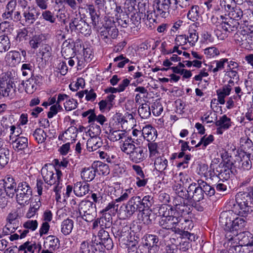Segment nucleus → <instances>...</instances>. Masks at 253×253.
Returning <instances> with one entry per match:
<instances>
[{
  "mask_svg": "<svg viewBox=\"0 0 253 253\" xmlns=\"http://www.w3.org/2000/svg\"><path fill=\"white\" fill-rule=\"evenodd\" d=\"M127 15V14L125 13H123L122 15L115 14L116 18L117 19V22L123 27H126L129 21V19Z\"/></svg>",
  "mask_w": 253,
  "mask_h": 253,
  "instance_id": "680f3d73",
  "label": "nucleus"
},
{
  "mask_svg": "<svg viewBox=\"0 0 253 253\" xmlns=\"http://www.w3.org/2000/svg\"><path fill=\"white\" fill-rule=\"evenodd\" d=\"M198 185H199L202 189L204 195L205 193L207 195L211 196L215 194L214 189L203 180H199L198 181Z\"/></svg>",
  "mask_w": 253,
  "mask_h": 253,
  "instance_id": "c9c22d12",
  "label": "nucleus"
},
{
  "mask_svg": "<svg viewBox=\"0 0 253 253\" xmlns=\"http://www.w3.org/2000/svg\"><path fill=\"white\" fill-rule=\"evenodd\" d=\"M15 85L13 80L7 74L0 77V98L12 95Z\"/></svg>",
  "mask_w": 253,
  "mask_h": 253,
  "instance_id": "1a4fd4ad",
  "label": "nucleus"
},
{
  "mask_svg": "<svg viewBox=\"0 0 253 253\" xmlns=\"http://www.w3.org/2000/svg\"><path fill=\"white\" fill-rule=\"evenodd\" d=\"M174 203L175 206L174 215L179 217L178 219H180L181 222L184 221L186 224H188L189 226L187 228L186 226L183 227L184 230L189 229L190 226L192 224V222L191 220L186 219L185 216L191 212V207L184 202H181L179 203L177 199L175 200Z\"/></svg>",
  "mask_w": 253,
  "mask_h": 253,
  "instance_id": "6e6552de",
  "label": "nucleus"
},
{
  "mask_svg": "<svg viewBox=\"0 0 253 253\" xmlns=\"http://www.w3.org/2000/svg\"><path fill=\"white\" fill-rule=\"evenodd\" d=\"M242 245L251 246L253 238L252 234L248 231L240 232L236 235Z\"/></svg>",
  "mask_w": 253,
  "mask_h": 253,
  "instance_id": "473e14b6",
  "label": "nucleus"
},
{
  "mask_svg": "<svg viewBox=\"0 0 253 253\" xmlns=\"http://www.w3.org/2000/svg\"><path fill=\"white\" fill-rule=\"evenodd\" d=\"M188 42L192 45H194L199 39L198 34L195 30H189V35L187 36Z\"/></svg>",
  "mask_w": 253,
  "mask_h": 253,
  "instance_id": "13d9d810",
  "label": "nucleus"
},
{
  "mask_svg": "<svg viewBox=\"0 0 253 253\" xmlns=\"http://www.w3.org/2000/svg\"><path fill=\"white\" fill-rule=\"evenodd\" d=\"M96 172L93 165L90 167L84 168L81 172L82 178L84 181L90 182L94 178Z\"/></svg>",
  "mask_w": 253,
  "mask_h": 253,
  "instance_id": "c756f323",
  "label": "nucleus"
},
{
  "mask_svg": "<svg viewBox=\"0 0 253 253\" xmlns=\"http://www.w3.org/2000/svg\"><path fill=\"white\" fill-rule=\"evenodd\" d=\"M204 195L199 185L195 183L191 184L187 189L185 199L191 200L193 202H199L204 199Z\"/></svg>",
  "mask_w": 253,
  "mask_h": 253,
  "instance_id": "ddd939ff",
  "label": "nucleus"
},
{
  "mask_svg": "<svg viewBox=\"0 0 253 253\" xmlns=\"http://www.w3.org/2000/svg\"><path fill=\"white\" fill-rule=\"evenodd\" d=\"M147 157V149L144 146H136L129 156L130 161L135 163L143 161Z\"/></svg>",
  "mask_w": 253,
  "mask_h": 253,
  "instance_id": "f3484780",
  "label": "nucleus"
},
{
  "mask_svg": "<svg viewBox=\"0 0 253 253\" xmlns=\"http://www.w3.org/2000/svg\"><path fill=\"white\" fill-rule=\"evenodd\" d=\"M40 15V11L37 10L35 7L32 6L21 13L20 11H15L12 20L16 22H20L23 25L29 26L33 24Z\"/></svg>",
  "mask_w": 253,
  "mask_h": 253,
  "instance_id": "20e7f679",
  "label": "nucleus"
},
{
  "mask_svg": "<svg viewBox=\"0 0 253 253\" xmlns=\"http://www.w3.org/2000/svg\"><path fill=\"white\" fill-rule=\"evenodd\" d=\"M23 85L25 88L26 92L29 94H32L37 89L38 79L36 77L32 76L23 83Z\"/></svg>",
  "mask_w": 253,
  "mask_h": 253,
  "instance_id": "7c9ffc66",
  "label": "nucleus"
},
{
  "mask_svg": "<svg viewBox=\"0 0 253 253\" xmlns=\"http://www.w3.org/2000/svg\"><path fill=\"white\" fill-rule=\"evenodd\" d=\"M78 130L74 126L69 127L63 134V136H59V139H64L65 141H73L77 137Z\"/></svg>",
  "mask_w": 253,
  "mask_h": 253,
  "instance_id": "c85d7f7f",
  "label": "nucleus"
},
{
  "mask_svg": "<svg viewBox=\"0 0 253 253\" xmlns=\"http://www.w3.org/2000/svg\"><path fill=\"white\" fill-rule=\"evenodd\" d=\"M97 243L91 241L83 242L80 246V253H97Z\"/></svg>",
  "mask_w": 253,
  "mask_h": 253,
  "instance_id": "4be33fe9",
  "label": "nucleus"
},
{
  "mask_svg": "<svg viewBox=\"0 0 253 253\" xmlns=\"http://www.w3.org/2000/svg\"><path fill=\"white\" fill-rule=\"evenodd\" d=\"M74 226V222L72 219L67 218L63 220L61 223V232L65 235H69L72 231Z\"/></svg>",
  "mask_w": 253,
  "mask_h": 253,
  "instance_id": "e433bc0d",
  "label": "nucleus"
},
{
  "mask_svg": "<svg viewBox=\"0 0 253 253\" xmlns=\"http://www.w3.org/2000/svg\"><path fill=\"white\" fill-rule=\"evenodd\" d=\"M41 174L45 183L51 186L55 185L53 191L55 193V198L57 201L61 199L62 183H60L61 171L56 169L51 164H45L41 169Z\"/></svg>",
  "mask_w": 253,
  "mask_h": 253,
  "instance_id": "f03ea898",
  "label": "nucleus"
},
{
  "mask_svg": "<svg viewBox=\"0 0 253 253\" xmlns=\"http://www.w3.org/2000/svg\"><path fill=\"white\" fill-rule=\"evenodd\" d=\"M138 112L140 116L143 119H147L151 115L150 108L146 103L142 104L138 108Z\"/></svg>",
  "mask_w": 253,
  "mask_h": 253,
  "instance_id": "de8ad7c7",
  "label": "nucleus"
},
{
  "mask_svg": "<svg viewBox=\"0 0 253 253\" xmlns=\"http://www.w3.org/2000/svg\"><path fill=\"white\" fill-rule=\"evenodd\" d=\"M248 19L246 17H243V24H244L251 32H253V13L249 14L247 16Z\"/></svg>",
  "mask_w": 253,
  "mask_h": 253,
  "instance_id": "0e129e2a",
  "label": "nucleus"
},
{
  "mask_svg": "<svg viewBox=\"0 0 253 253\" xmlns=\"http://www.w3.org/2000/svg\"><path fill=\"white\" fill-rule=\"evenodd\" d=\"M89 134L91 136H98L101 132L100 126L97 124H92L88 130Z\"/></svg>",
  "mask_w": 253,
  "mask_h": 253,
  "instance_id": "69168bd1",
  "label": "nucleus"
},
{
  "mask_svg": "<svg viewBox=\"0 0 253 253\" xmlns=\"http://www.w3.org/2000/svg\"><path fill=\"white\" fill-rule=\"evenodd\" d=\"M4 187L7 196L12 198L14 196L15 193H16L17 188L16 183H5L4 184Z\"/></svg>",
  "mask_w": 253,
  "mask_h": 253,
  "instance_id": "864d4df0",
  "label": "nucleus"
},
{
  "mask_svg": "<svg viewBox=\"0 0 253 253\" xmlns=\"http://www.w3.org/2000/svg\"><path fill=\"white\" fill-rule=\"evenodd\" d=\"M17 202L20 205H28L32 196V190L26 182L19 183L16 193Z\"/></svg>",
  "mask_w": 253,
  "mask_h": 253,
  "instance_id": "423d86ee",
  "label": "nucleus"
},
{
  "mask_svg": "<svg viewBox=\"0 0 253 253\" xmlns=\"http://www.w3.org/2000/svg\"><path fill=\"white\" fill-rule=\"evenodd\" d=\"M13 148L15 150L19 151L27 148L28 146V140L26 137L17 136L12 142Z\"/></svg>",
  "mask_w": 253,
  "mask_h": 253,
  "instance_id": "b1692460",
  "label": "nucleus"
},
{
  "mask_svg": "<svg viewBox=\"0 0 253 253\" xmlns=\"http://www.w3.org/2000/svg\"><path fill=\"white\" fill-rule=\"evenodd\" d=\"M89 191V185L86 183L78 182L75 184L74 192L78 197H82Z\"/></svg>",
  "mask_w": 253,
  "mask_h": 253,
  "instance_id": "393cba45",
  "label": "nucleus"
},
{
  "mask_svg": "<svg viewBox=\"0 0 253 253\" xmlns=\"http://www.w3.org/2000/svg\"><path fill=\"white\" fill-rule=\"evenodd\" d=\"M138 4L137 5V13H139L142 14H144L145 16H146V12L148 11V0H138ZM137 16H138V14L137 13Z\"/></svg>",
  "mask_w": 253,
  "mask_h": 253,
  "instance_id": "8fccbe9b",
  "label": "nucleus"
},
{
  "mask_svg": "<svg viewBox=\"0 0 253 253\" xmlns=\"http://www.w3.org/2000/svg\"><path fill=\"white\" fill-rule=\"evenodd\" d=\"M5 59L13 64L19 63L20 61V53L15 50L10 51L6 54Z\"/></svg>",
  "mask_w": 253,
  "mask_h": 253,
  "instance_id": "a19ab883",
  "label": "nucleus"
},
{
  "mask_svg": "<svg viewBox=\"0 0 253 253\" xmlns=\"http://www.w3.org/2000/svg\"><path fill=\"white\" fill-rule=\"evenodd\" d=\"M102 33H104L103 34L104 38H108L111 37L112 39H115L117 37L118 35V30L114 26H111L110 27L106 28L104 31H102Z\"/></svg>",
  "mask_w": 253,
  "mask_h": 253,
  "instance_id": "3c124183",
  "label": "nucleus"
},
{
  "mask_svg": "<svg viewBox=\"0 0 253 253\" xmlns=\"http://www.w3.org/2000/svg\"><path fill=\"white\" fill-rule=\"evenodd\" d=\"M231 122L229 118L226 115L221 117L219 119L215 122V125L217 126L223 128V129H227L231 126Z\"/></svg>",
  "mask_w": 253,
  "mask_h": 253,
  "instance_id": "c03bdc74",
  "label": "nucleus"
},
{
  "mask_svg": "<svg viewBox=\"0 0 253 253\" xmlns=\"http://www.w3.org/2000/svg\"><path fill=\"white\" fill-rule=\"evenodd\" d=\"M59 240L53 235L47 236L44 242L43 246L45 249H49L50 251H55L59 248Z\"/></svg>",
  "mask_w": 253,
  "mask_h": 253,
  "instance_id": "a878e982",
  "label": "nucleus"
},
{
  "mask_svg": "<svg viewBox=\"0 0 253 253\" xmlns=\"http://www.w3.org/2000/svg\"><path fill=\"white\" fill-rule=\"evenodd\" d=\"M136 0H126L125 2L124 9L126 13L128 14L132 13L131 15L132 17L131 20H133L134 17H135L136 21L134 22V24L137 25L140 23L141 20V16H140L138 18L135 16L136 14L137 13V8H136Z\"/></svg>",
  "mask_w": 253,
  "mask_h": 253,
  "instance_id": "a211bd4d",
  "label": "nucleus"
},
{
  "mask_svg": "<svg viewBox=\"0 0 253 253\" xmlns=\"http://www.w3.org/2000/svg\"><path fill=\"white\" fill-rule=\"evenodd\" d=\"M199 7L198 6H192L187 14L188 19L192 21L197 20L199 17Z\"/></svg>",
  "mask_w": 253,
  "mask_h": 253,
  "instance_id": "6e6d98bb",
  "label": "nucleus"
},
{
  "mask_svg": "<svg viewBox=\"0 0 253 253\" xmlns=\"http://www.w3.org/2000/svg\"><path fill=\"white\" fill-rule=\"evenodd\" d=\"M213 141V136L211 134L207 136H204L201 139L200 141L196 145V147H199L201 145L203 144L204 147H206L208 145L211 143Z\"/></svg>",
  "mask_w": 253,
  "mask_h": 253,
  "instance_id": "338daca9",
  "label": "nucleus"
},
{
  "mask_svg": "<svg viewBox=\"0 0 253 253\" xmlns=\"http://www.w3.org/2000/svg\"><path fill=\"white\" fill-rule=\"evenodd\" d=\"M175 215L169 217H161L159 224L163 228L171 230L175 233L181 234L182 231L180 229V219Z\"/></svg>",
  "mask_w": 253,
  "mask_h": 253,
  "instance_id": "9d476101",
  "label": "nucleus"
},
{
  "mask_svg": "<svg viewBox=\"0 0 253 253\" xmlns=\"http://www.w3.org/2000/svg\"><path fill=\"white\" fill-rule=\"evenodd\" d=\"M43 38L44 36L42 34L35 35L33 37L29 42L31 47L34 49L38 48L42 41Z\"/></svg>",
  "mask_w": 253,
  "mask_h": 253,
  "instance_id": "5fc2aeb1",
  "label": "nucleus"
},
{
  "mask_svg": "<svg viewBox=\"0 0 253 253\" xmlns=\"http://www.w3.org/2000/svg\"><path fill=\"white\" fill-rule=\"evenodd\" d=\"M145 242L144 245L147 248L157 245L159 241L158 238L154 235H146L144 236Z\"/></svg>",
  "mask_w": 253,
  "mask_h": 253,
  "instance_id": "09e8293b",
  "label": "nucleus"
},
{
  "mask_svg": "<svg viewBox=\"0 0 253 253\" xmlns=\"http://www.w3.org/2000/svg\"><path fill=\"white\" fill-rule=\"evenodd\" d=\"M220 2L221 6L227 11L234 7L237 4L234 0H220Z\"/></svg>",
  "mask_w": 253,
  "mask_h": 253,
  "instance_id": "e2e57ef3",
  "label": "nucleus"
},
{
  "mask_svg": "<svg viewBox=\"0 0 253 253\" xmlns=\"http://www.w3.org/2000/svg\"><path fill=\"white\" fill-rule=\"evenodd\" d=\"M129 227L127 226L124 227H118L117 225L112 227V231L116 237H123L128 234Z\"/></svg>",
  "mask_w": 253,
  "mask_h": 253,
  "instance_id": "4c0bfd02",
  "label": "nucleus"
},
{
  "mask_svg": "<svg viewBox=\"0 0 253 253\" xmlns=\"http://www.w3.org/2000/svg\"><path fill=\"white\" fill-rule=\"evenodd\" d=\"M33 136L35 140L39 143H42L45 141L46 139L47 135L44 131L40 128H37L33 132Z\"/></svg>",
  "mask_w": 253,
  "mask_h": 253,
  "instance_id": "79ce46f5",
  "label": "nucleus"
},
{
  "mask_svg": "<svg viewBox=\"0 0 253 253\" xmlns=\"http://www.w3.org/2000/svg\"><path fill=\"white\" fill-rule=\"evenodd\" d=\"M10 46L9 39L7 36H0V52H5L8 50Z\"/></svg>",
  "mask_w": 253,
  "mask_h": 253,
  "instance_id": "603ef678",
  "label": "nucleus"
},
{
  "mask_svg": "<svg viewBox=\"0 0 253 253\" xmlns=\"http://www.w3.org/2000/svg\"><path fill=\"white\" fill-rule=\"evenodd\" d=\"M78 210L82 218L87 222L92 221L96 216L95 205L89 200L82 201Z\"/></svg>",
  "mask_w": 253,
  "mask_h": 253,
  "instance_id": "39448f33",
  "label": "nucleus"
},
{
  "mask_svg": "<svg viewBox=\"0 0 253 253\" xmlns=\"http://www.w3.org/2000/svg\"><path fill=\"white\" fill-rule=\"evenodd\" d=\"M99 219L104 228H108L112 225V217L109 212L103 213L102 216Z\"/></svg>",
  "mask_w": 253,
  "mask_h": 253,
  "instance_id": "49530a36",
  "label": "nucleus"
},
{
  "mask_svg": "<svg viewBox=\"0 0 253 253\" xmlns=\"http://www.w3.org/2000/svg\"><path fill=\"white\" fill-rule=\"evenodd\" d=\"M98 237L101 243L107 250L111 249L113 248V244L112 239L110 238L108 232L100 229L98 232Z\"/></svg>",
  "mask_w": 253,
  "mask_h": 253,
  "instance_id": "5701e85b",
  "label": "nucleus"
},
{
  "mask_svg": "<svg viewBox=\"0 0 253 253\" xmlns=\"http://www.w3.org/2000/svg\"><path fill=\"white\" fill-rule=\"evenodd\" d=\"M246 224V220L242 217L234 216V219L232 221V227H231V231H228L226 233V236L229 237L230 240H233L234 237L238 235V230L243 229Z\"/></svg>",
  "mask_w": 253,
  "mask_h": 253,
  "instance_id": "dca6fc26",
  "label": "nucleus"
},
{
  "mask_svg": "<svg viewBox=\"0 0 253 253\" xmlns=\"http://www.w3.org/2000/svg\"><path fill=\"white\" fill-rule=\"evenodd\" d=\"M73 43L69 40L64 41L62 45L61 53L64 58H70L74 54Z\"/></svg>",
  "mask_w": 253,
  "mask_h": 253,
  "instance_id": "cd10ccee",
  "label": "nucleus"
},
{
  "mask_svg": "<svg viewBox=\"0 0 253 253\" xmlns=\"http://www.w3.org/2000/svg\"><path fill=\"white\" fill-rule=\"evenodd\" d=\"M173 189L178 196L185 199L187 194V189L182 186L180 184H175L173 186Z\"/></svg>",
  "mask_w": 253,
  "mask_h": 253,
  "instance_id": "052dcab7",
  "label": "nucleus"
},
{
  "mask_svg": "<svg viewBox=\"0 0 253 253\" xmlns=\"http://www.w3.org/2000/svg\"><path fill=\"white\" fill-rule=\"evenodd\" d=\"M159 213L162 217H169L174 214V209L169 206L163 205L160 208Z\"/></svg>",
  "mask_w": 253,
  "mask_h": 253,
  "instance_id": "a18cd8bd",
  "label": "nucleus"
},
{
  "mask_svg": "<svg viewBox=\"0 0 253 253\" xmlns=\"http://www.w3.org/2000/svg\"><path fill=\"white\" fill-rule=\"evenodd\" d=\"M230 85H224L222 88L216 90V93L218 96V101L220 104L225 103L224 98L226 96L229 95L231 92Z\"/></svg>",
  "mask_w": 253,
  "mask_h": 253,
  "instance_id": "72a5a7b5",
  "label": "nucleus"
},
{
  "mask_svg": "<svg viewBox=\"0 0 253 253\" xmlns=\"http://www.w3.org/2000/svg\"><path fill=\"white\" fill-rule=\"evenodd\" d=\"M107 133L108 139L113 142L119 141L126 136L125 130H117L113 128L110 129L109 132H107Z\"/></svg>",
  "mask_w": 253,
  "mask_h": 253,
  "instance_id": "bb28decb",
  "label": "nucleus"
},
{
  "mask_svg": "<svg viewBox=\"0 0 253 253\" xmlns=\"http://www.w3.org/2000/svg\"><path fill=\"white\" fill-rule=\"evenodd\" d=\"M228 11L229 12L228 15L232 22H239L238 21L240 20V24H243V17H246V14H243L242 9L239 6L235 5L234 7L232 8Z\"/></svg>",
  "mask_w": 253,
  "mask_h": 253,
  "instance_id": "6ab92c4d",
  "label": "nucleus"
},
{
  "mask_svg": "<svg viewBox=\"0 0 253 253\" xmlns=\"http://www.w3.org/2000/svg\"><path fill=\"white\" fill-rule=\"evenodd\" d=\"M249 32L246 30H242L238 31L234 35V39L235 41L239 42H242V44H244L246 39L247 38V35L249 34Z\"/></svg>",
  "mask_w": 253,
  "mask_h": 253,
  "instance_id": "4d7b16f0",
  "label": "nucleus"
},
{
  "mask_svg": "<svg viewBox=\"0 0 253 253\" xmlns=\"http://www.w3.org/2000/svg\"><path fill=\"white\" fill-rule=\"evenodd\" d=\"M142 135L144 138L148 142L154 141L157 137V132L156 129L150 125L143 127L142 130Z\"/></svg>",
  "mask_w": 253,
  "mask_h": 253,
  "instance_id": "412c9836",
  "label": "nucleus"
},
{
  "mask_svg": "<svg viewBox=\"0 0 253 253\" xmlns=\"http://www.w3.org/2000/svg\"><path fill=\"white\" fill-rule=\"evenodd\" d=\"M236 213L233 210H228L222 211L220 215L219 223L221 226L227 231H231L232 221Z\"/></svg>",
  "mask_w": 253,
  "mask_h": 253,
  "instance_id": "4468645a",
  "label": "nucleus"
},
{
  "mask_svg": "<svg viewBox=\"0 0 253 253\" xmlns=\"http://www.w3.org/2000/svg\"><path fill=\"white\" fill-rule=\"evenodd\" d=\"M69 28L72 32L80 33L85 36H89L91 29L89 24L81 16L73 18L69 23Z\"/></svg>",
  "mask_w": 253,
  "mask_h": 253,
  "instance_id": "0eeeda50",
  "label": "nucleus"
},
{
  "mask_svg": "<svg viewBox=\"0 0 253 253\" xmlns=\"http://www.w3.org/2000/svg\"><path fill=\"white\" fill-rule=\"evenodd\" d=\"M168 163L167 160L164 157H158L154 162L156 169L160 171L164 170L168 166Z\"/></svg>",
  "mask_w": 253,
  "mask_h": 253,
  "instance_id": "ea45409f",
  "label": "nucleus"
},
{
  "mask_svg": "<svg viewBox=\"0 0 253 253\" xmlns=\"http://www.w3.org/2000/svg\"><path fill=\"white\" fill-rule=\"evenodd\" d=\"M140 197H132L125 205L124 212L126 217H130L137 210H140Z\"/></svg>",
  "mask_w": 253,
  "mask_h": 253,
  "instance_id": "2eb2a0df",
  "label": "nucleus"
},
{
  "mask_svg": "<svg viewBox=\"0 0 253 253\" xmlns=\"http://www.w3.org/2000/svg\"><path fill=\"white\" fill-rule=\"evenodd\" d=\"M85 85V82L83 78H79L78 79L77 82L74 84H71L69 85V87L70 89L72 91H77L80 87L81 88H84Z\"/></svg>",
  "mask_w": 253,
  "mask_h": 253,
  "instance_id": "774afa93",
  "label": "nucleus"
},
{
  "mask_svg": "<svg viewBox=\"0 0 253 253\" xmlns=\"http://www.w3.org/2000/svg\"><path fill=\"white\" fill-rule=\"evenodd\" d=\"M173 0H155L153 7L157 15L166 18L169 14V7Z\"/></svg>",
  "mask_w": 253,
  "mask_h": 253,
  "instance_id": "f8f14e48",
  "label": "nucleus"
},
{
  "mask_svg": "<svg viewBox=\"0 0 253 253\" xmlns=\"http://www.w3.org/2000/svg\"><path fill=\"white\" fill-rule=\"evenodd\" d=\"M17 5L16 0H10L6 6V11L2 15V17L5 19L11 18L12 19V13Z\"/></svg>",
  "mask_w": 253,
  "mask_h": 253,
  "instance_id": "f704fd0d",
  "label": "nucleus"
},
{
  "mask_svg": "<svg viewBox=\"0 0 253 253\" xmlns=\"http://www.w3.org/2000/svg\"><path fill=\"white\" fill-rule=\"evenodd\" d=\"M239 22L229 20L227 22H222L219 26V29L216 32V35L219 40H223L228 36V33L234 31L238 28Z\"/></svg>",
  "mask_w": 253,
  "mask_h": 253,
  "instance_id": "9b49d317",
  "label": "nucleus"
},
{
  "mask_svg": "<svg viewBox=\"0 0 253 253\" xmlns=\"http://www.w3.org/2000/svg\"><path fill=\"white\" fill-rule=\"evenodd\" d=\"M96 172L99 174L107 175L109 173L110 169L109 166L101 162H97L93 164Z\"/></svg>",
  "mask_w": 253,
  "mask_h": 253,
  "instance_id": "58836bf2",
  "label": "nucleus"
},
{
  "mask_svg": "<svg viewBox=\"0 0 253 253\" xmlns=\"http://www.w3.org/2000/svg\"><path fill=\"white\" fill-rule=\"evenodd\" d=\"M103 145L101 138L98 136H91L86 142V148L89 152H93L100 148Z\"/></svg>",
  "mask_w": 253,
  "mask_h": 253,
  "instance_id": "aec40b11",
  "label": "nucleus"
},
{
  "mask_svg": "<svg viewBox=\"0 0 253 253\" xmlns=\"http://www.w3.org/2000/svg\"><path fill=\"white\" fill-rule=\"evenodd\" d=\"M251 156L253 158V153H251L250 151H240L238 154L235 156L234 162L231 159L224 161L223 169L220 170L219 175L221 177L227 179L230 177V173L235 174L237 169H250L252 167L250 160Z\"/></svg>",
  "mask_w": 253,
  "mask_h": 253,
  "instance_id": "f257e3e1",
  "label": "nucleus"
},
{
  "mask_svg": "<svg viewBox=\"0 0 253 253\" xmlns=\"http://www.w3.org/2000/svg\"><path fill=\"white\" fill-rule=\"evenodd\" d=\"M136 147L133 143V141H132L131 138L129 137L125 139L124 143L120 146L121 150L129 156Z\"/></svg>",
  "mask_w": 253,
  "mask_h": 253,
  "instance_id": "2f4dec72",
  "label": "nucleus"
},
{
  "mask_svg": "<svg viewBox=\"0 0 253 253\" xmlns=\"http://www.w3.org/2000/svg\"><path fill=\"white\" fill-rule=\"evenodd\" d=\"M9 151L7 148H3L0 149V168H3L8 162Z\"/></svg>",
  "mask_w": 253,
  "mask_h": 253,
  "instance_id": "37998d69",
  "label": "nucleus"
},
{
  "mask_svg": "<svg viewBox=\"0 0 253 253\" xmlns=\"http://www.w3.org/2000/svg\"><path fill=\"white\" fill-rule=\"evenodd\" d=\"M147 146L150 158L156 157L159 154L158 147L157 143L154 142V141L149 142L147 144Z\"/></svg>",
  "mask_w": 253,
  "mask_h": 253,
  "instance_id": "bf43d9fd",
  "label": "nucleus"
},
{
  "mask_svg": "<svg viewBox=\"0 0 253 253\" xmlns=\"http://www.w3.org/2000/svg\"><path fill=\"white\" fill-rule=\"evenodd\" d=\"M236 202L239 207L240 216L246 217L253 212V198L249 193L239 192L236 196Z\"/></svg>",
  "mask_w": 253,
  "mask_h": 253,
  "instance_id": "7ed1b4c3",
  "label": "nucleus"
}]
</instances>
